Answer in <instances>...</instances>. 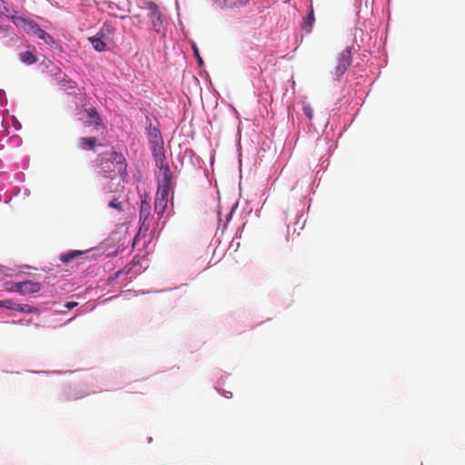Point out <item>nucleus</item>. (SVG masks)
I'll use <instances>...</instances> for the list:
<instances>
[{"mask_svg": "<svg viewBox=\"0 0 465 465\" xmlns=\"http://www.w3.org/2000/svg\"><path fill=\"white\" fill-rule=\"evenodd\" d=\"M99 173L111 180L120 176L124 182L128 180L127 162L124 155L115 150L103 152L93 162Z\"/></svg>", "mask_w": 465, "mask_h": 465, "instance_id": "obj_1", "label": "nucleus"}, {"mask_svg": "<svg viewBox=\"0 0 465 465\" xmlns=\"http://www.w3.org/2000/svg\"><path fill=\"white\" fill-rule=\"evenodd\" d=\"M148 10H149L148 16L151 21L152 29L155 33L164 35L165 29L163 26V15L161 14L158 6L153 3H150L148 5Z\"/></svg>", "mask_w": 465, "mask_h": 465, "instance_id": "obj_2", "label": "nucleus"}, {"mask_svg": "<svg viewBox=\"0 0 465 465\" xmlns=\"http://www.w3.org/2000/svg\"><path fill=\"white\" fill-rule=\"evenodd\" d=\"M351 64V53L349 47L345 48L340 54L337 60V64L334 71L331 73L332 76L338 80L346 72Z\"/></svg>", "mask_w": 465, "mask_h": 465, "instance_id": "obj_3", "label": "nucleus"}, {"mask_svg": "<svg viewBox=\"0 0 465 465\" xmlns=\"http://www.w3.org/2000/svg\"><path fill=\"white\" fill-rule=\"evenodd\" d=\"M12 20L17 27L22 28L26 34L36 37L43 30L35 22L23 16H13Z\"/></svg>", "mask_w": 465, "mask_h": 465, "instance_id": "obj_4", "label": "nucleus"}, {"mask_svg": "<svg viewBox=\"0 0 465 465\" xmlns=\"http://www.w3.org/2000/svg\"><path fill=\"white\" fill-rule=\"evenodd\" d=\"M111 33V27L109 25H105L103 26L95 35L89 37L88 40L95 51L103 52L106 49V44L104 39Z\"/></svg>", "mask_w": 465, "mask_h": 465, "instance_id": "obj_5", "label": "nucleus"}, {"mask_svg": "<svg viewBox=\"0 0 465 465\" xmlns=\"http://www.w3.org/2000/svg\"><path fill=\"white\" fill-rule=\"evenodd\" d=\"M151 204L146 199L140 203L139 220L141 223L140 231L147 232L150 228Z\"/></svg>", "mask_w": 465, "mask_h": 465, "instance_id": "obj_6", "label": "nucleus"}, {"mask_svg": "<svg viewBox=\"0 0 465 465\" xmlns=\"http://www.w3.org/2000/svg\"><path fill=\"white\" fill-rule=\"evenodd\" d=\"M153 155L155 161V165L161 170V172L164 171L165 167H169L165 163V155L163 146L156 143L153 147Z\"/></svg>", "mask_w": 465, "mask_h": 465, "instance_id": "obj_7", "label": "nucleus"}, {"mask_svg": "<svg viewBox=\"0 0 465 465\" xmlns=\"http://www.w3.org/2000/svg\"><path fill=\"white\" fill-rule=\"evenodd\" d=\"M172 187V173L170 167H165V170L162 172V178L158 182V189L166 192H170Z\"/></svg>", "mask_w": 465, "mask_h": 465, "instance_id": "obj_8", "label": "nucleus"}, {"mask_svg": "<svg viewBox=\"0 0 465 465\" xmlns=\"http://www.w3.org/2000/svg\"><path fill=\"white\" fill-rule=\"evenodd\" d=\"M20 293L32 294L38 292L41 290V284L33 281L21 282Z\"/></svg>", "mask_w": 465, "mask_h": 465, "instance_id": "obj_9", "label": "nucleus"}, {"mask_svg": "<svg viewBox=\"0 0 465 465\" xmlns=\"http://www.w3.org/2000/svg\"><path fill=\"white\" fill-rule=\"evenodd\" d=\"M78 143L82 150L94 151L98 144V139L96 137H81Z\"/></svg>", "mask_w": 465, "mask_h": 465, "instance_id": "obj_10", "label": "nucleus"}, {"mask_svg": "<svg viewBox=\"0 0 465 465\" xmlns=\"http://www.w3.org/2000/svg\"><path fill=\"white\" fill-rule=\"evenodd\" d=\"M315 21L314 11L312 5H310L309 13L306 17L303 18L302 27L307 33H311L312 30L313 23Z\"/></svg>", "mask_w": 465, "mask_h": 465, "instance_id": "obj_11", "label": "nucleus"}, {"mask_svg": "<svg viewBox=\"0 0 465 465\" xmlns=\"http://www.w3.org/2000/svg\"><path fill=\"white\" fill-rule=\"evenodd\" d=\"M214 2L222 7H238L244 5L248 0H214Z\"/></svg>", "mask_w": 465, "mask_h": 465, "instance_id": "obj_12", "label": "nucleus"}, {"mask_svg": "<svg viewBox=\"0 0 465 465\" xmlns=\"http://www.w3.org/2000/svg\"><path fill=\"white\" fill-rule=\"evenodd\" d=\"M84 254V252H83V251L73 250V251H69L68 252L61 254L60 260L64 263H68V262H72L74 259L82 257Z\"/></svg>", "mask_w": 465, "mask_h": 465, "instance_id": "obj_13", "label": "nucleus"}, {"mask_svg": "<svg viewBox=\"0 0 465 465\" xmlns=\"http://www.w3.org/2000/svg\"><path fill=\"white\" fill-rule=\"evenodd\" d=\"M19 59L22 63L30 65L37 62V57L31 51L19 53Z\"/></svg>", "mask_w": 465, "mask_h": 465, "instance_id": "obj_14", "label": "nucleus"}, {"mask_svg": "<svg viewBox=\"0 0 465 465\" xmlns=\"http://www.w3.org/2000/svg\"><path fill=\"white\" fill-rule=\"evenodd\" d=\"M13 310L18 311V312H21L24 313H32V312L39 313V309H37L36 307H33L29 304H19V303L14 302Z\"/></svg>", "mask_w": 465, "mask_h": 465, "instance_id": "obj_15", "label": "nucleus"}, {"mask_svg": "<svg viewBox=\"0 0 465 465\" xmlns=\"http://www.w3.org/2000/svg\"><path fill=\"white\" fill-rule=\"evenodd\" d=\"M167 204H168V202H166V201H159V200L154 201V212L158 215L159 219H162V217L163 216V214L166 211V208H167Z\"/></svg>", "mask_w": 465, "mask_h": 465, "instance_id": "obj_16", "label": "nucleus"}, {"mask_svg": "<svg viewBox=\"0 0 465 465\" xmlns=\"http://www.w3.org/2000/svg\"><path fill=\"white\" fill-rule=\"evenodd\" d=\"M88 116L94 120L96 126L102 125V119L95 108H91L87 111Z\"/></svg>", "mask_w": 465, "mask_h": 465, "instance_id": "obj_17", "label": "nucleus"}, {"mask_svg": "<svg viewBox=\"0 0 465 465\" xmlns=\"http://www.w3.org/2000/svg\"><path fill=\"white\" fill-rule=\"evenodd\" d=\"M37 38L42 39L45 44L49 45H54L55 41L54 37L46 33L45 30H42Z\"/></svg>", "mask_w": 465, "mask_h": 465, "instance_id": "obj_18", "label": "nucleus"}, {"mask_svg": "<svg viewBox=\"0 0 465 465\" xmlns=\"http://www.w3.org/2000/svg\"><path fill=\"white\" fill-rule=\"evenodd\" d=\"M5 286H6V290L8 292H20L21 282H8L5 283Z\"/></svg>", "mask_w": 465, "mask_h": 465, "instance_id": "obj_19", "label": "nucleus"}, {"mask_svg": "<svg viewBox=\"0 0 465 465\" xmlns=\"http://www.w3.org/2000/svg\"><path fill=\"white\" fill-rule=\"evenodd\" d=\"M168 195H169L168 192H166L164 190L161 191V190L157 189L155 200L168 202Z\"/></svg>", "mask_w": 465, "mask_h": 465, "instance_id": "obj_20", "label": "nucleus"}, {"mask_svg": "<svg viewBox=\"0 0 465 465\" xmlns=\"http://www.w3.org/2000/svg\"><path fill=\"white\" fill-rule=\"evenodd\" d=\"M302 111H303L304 114L309 119H312V117H313V109L312 108V106L310 104H303Z\"/></svg>", "mask_w": 465, "mask_h": 465, "instance_id": "obj_21", "label": "nucleus"}, {"mask_svg": "<svg viewBox=\"0 0 465 465\" xmlns=\"http://www.w3.org/2000/svg\"><path fill=\"white\" fill-rule=\"evenodd\" d=\"M0 307H5L13 310L14 302L10 300L0 301Z\"/></svg>", "mask_w": 465, "mask_h": 465, "instance_id": "obj_22", "label": "nucleus"}, {"mask_svg": "<svg viewBox=\"0 0 465 465\" xmlns=\"http://www.w3.org/2000/svg\"><path fill=\"white\" fill-rule=\"evenodd\" d=\"M109 206L120 211L123 209L122 203L117 200H113L112 202H110Z\"/></svg>", "mask_w": 465, "mask_h": 465, "instance_id": "obj_23", "label": "nucleus"}, {"mask_svg": "<svg viewBox=\"0 0 465 465\" xmlns=\"http://www.w3.org/2000/svg\"><path fill=\"white\" fill-rule=\"evenodd\" d=\"M76 305H77V302H68L65 303V308L71 310V309L74 308Z\"/></svg>", "mask_w": 465, "mask_h": 465, "instance_id": "obj_24", "label": "nucleus"}, {"mask_svg": "<svg viewBox=\"0 0 465 465\" xmlns=\"http://www.w3.org/2000/svg\"><path fill=\"white\" fill-rule=\"evenodd\" d=\"M193 50H194V54L198 58L199 64H203V60H202V58H201V56L199 54V52H198L197 48L193 46Z\"/></svg>", "mask_w": 465, "mask_h": 465, "instance_id": "obj_25", "label": "nucleus"}, {"mask_svg": "<svg viewBox=\"0 0 465 465\" xmlns=\"http://www.w3.org/2000/svg\"><path fill=\"white\" fill-rule=\"evenodd\" d=\"M232 215V211H231V213L227 215L226 223H228L230 221Z\"/></svg>", "mask_w": 465, "mask_h": 465, "instance_id": "obj_26", "label": "nucleus"}]
</instances>
